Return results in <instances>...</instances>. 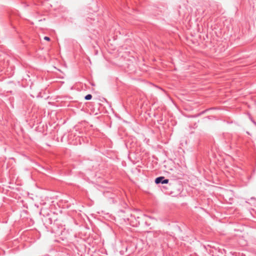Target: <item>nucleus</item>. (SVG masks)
<instances>
[{
    "label": "nucleus",
    "instance_id": "1",
    "mask_svg": "<svg viewBox=\"0 0 256 256\" xmlns=\"http://www.w3.org/2000/svg\"><path fill=\"white\" fill-rule=\"evenodd\" d=\"M169 180L168 179L165 178L163 176H160L156 178L154 182L156 184H168Z\"/></svg>",
    "mask_w": 256,
    "mask_h": 256
},
{
    "label": "nucleus",
    "instance_id": "2",
    "mask_svg": "<svg viewBox=\"0 0 256 256\" xmlns=\"http://www.w3.org/2000/svg\"><path fill=\"white\" fill-rule=\"evenodd\" d=\"M84 98L86 100H90L92 98V95L88 94L85 96Z\"/></svg>",
    "mask_w": 256,
    "mask_h": 256
},
{
    "label": "nucleus",
    "instance_id": "3",
    "mask_svg": "<svg viewBox=\"0 0 256 256\" xmlns=\"http://www.w3.org/2000/svg\"><path fill=\"white\" fill-rule=\"evenodd\" d=\"M44 40H46L47 41H49V40H50V38L48 36H46L44 37Z\"/></svg>",
    "mask_w": 256,
    "mask_h": 256
},
{
    "label": "nucleus",
    "instance_id": "4",
    "mask_svg": "<svg viewBox=\"0 0 256 256\" xmlns=\"http://www.w3.org/2000/svg\"><path fill=\"white\" fill-rule=\"evenodd\" d=\"M254 122V123L255 124H256V122Z\"/></svg>",
    "mask_w": 256,
    "mask_h": 256
}]
</instances>
